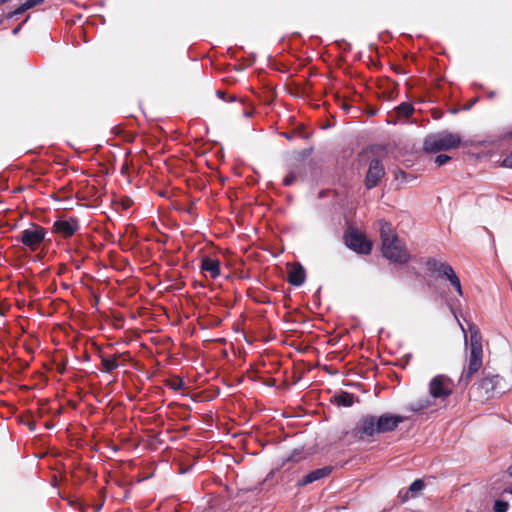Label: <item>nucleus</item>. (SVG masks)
<instances>
[{
  "label": "nucleus",
  "mask_w": 512,
  "mask_h": 512,
  "mask_svg": "<svg viewBox=\"0 0 512 512\" xmlns=\"http://www.w3.org/2000/svg\"><path fill=\"white\" fill-rule=\"evenodd\" d=\"M216 96L223 100V101H226V102H234L237 100V97L235 95H231L229 97H227L225 91H222V90H217L216 91Z\"/></svg>",
  "instance_id": "b1692460"
},
{
  "label": "nucleus",
  "mask_w": 512,
  "mask_h": 512,
  "mask_svg": "<svg viewBox=\"0 0 512 512\" xmlns=\"http://www.w3.org/2000/svg\"><path fill=\"white\" fill-rule=\"evenodd\" d=\"M200 269L215 279L220 275V261L216 258L204 257L201 260Z\"/></svg>",
  "instance_id": "4468645a"
},
{
  "label": "nucleus",
  "mask_w": 512,
  "mask_h": 512,
  "mask_svg": "<svg viewBox=\"0 0 512 512\" xmlns=\"http://www.w3.org/2000/svg\"><path fill=\"white\" fill-rule=\"evenodd\" d=\"M461 137L457 133L443 130L425 137L423 149L428 153H437L459 147Z\"/></svg>",
  "instance_id": "7ed1b4c3"
},
{
  "label": "nucleus",
  "mask_w": 512,
  "mask_h": 512,
  "mask_svg": "<svg viewBox=\"0 0 512 512\" xmlns=\"http://www.w3.org/2000/svg\"><path fill=\"white\" fill-rule=\"evenodd\" d=\"M331 472H332L331 466H324L321 468H317V469L309 472L302 479L298 480L297 486L303 487V486H306L313 482L322 480V479L328 477L331 474Z\"/></svg>",
  "instance_id": "ddd939ff"
},
{
  "label": "nucleus",
  "mask_w": 512,
  "mask_h": 512,
  "mask_svg": "<svg viewBox=\"0 0 512 512\" xmlns=\"http://www.w3.org/2000/svg\"><path fill=\"white\" fill-rule=\"evenodd\" d=\"M101 358V370L105 373H110L113 370L117 369L119 364L117 362V356L112 357H106L103 355H100Z\"/></svg>",
  "instance_id": "6ab92c4d"
},
{
  "label": "nucleus",
  "mask_w": 512,
  "mask_h": 512,
  "mask_svg": "<svg viewBox=\"0 0 512 512\" xmlns=\"http://www.w3.org/2000/svg\"><path fill=\"white\" fill-rule=\"evenodd\" d=\"M477 102V99H474L472 102H469V105L467 108H471L472 104H475Z\"/></svg>",
  "instance_id": "58836bf2"
},
{
  "label": "nucleus",
  "mask_w": 512,
  "mask_h": 512,
  "mask_svg": "<svg viewBox=\"0 0 512 512\" xmlns=\"http://www.w3.org/2000/svg\"><path fill=\"white\" fill-rule=\"evenodd\" d=\"M26 10H28V7H25V3L20 5L13 13L12 15H19L24 13Z\"/></svg>",
  "instance_id": "c85d7f7f"
},
{
  "label": "nucleus",
  "mask_w": 512,
  "mask_h": 512,
  "mask_svg": "<svg viewBox=\"0 0 512 512\" xmlns=\"http://www.w3.org/2000/svg\"><path fill=\"white\" fill-rule=\"evenodd\" d=\"M333 401L338 406L351 407L355 402V396L352 393L342 391L333 396Z\"/></svg>",
  "instance_id": "dca6fc26"
},
{
  "label": "nucleus",
  "mask_w": 512,
  "mask_h": 512,
  "mask_svg": "<svg viewBox=\"0 0 512 512\" xmlns=\"http://www.w3.org/2000/svg\"><path fill=\"white\" fill-rule=\"evenodd\" d=\"M453 387L454 383L450 377L438 374L428 384L429 395L434 400H445L453 393Z\"/></svg>",
  "instance_id": "6e6552de"
},
{
  "label": "nucleus",
  "mask_w": 512,
  "mask_h": 512,
  "mask_svg": "<svg viewBox=\"0 0 512 512\" xmlns=\"http://www.w3.org/2000/svg\"><path fill=\"white\" fill-rule=\"evenodd\" d=\"M45 234L43 227L32 224L31 228L21 231L16 239L34 250L44 240Z\"/></svg>",
  "instance_id": "9d476101"
},
{
  "label": "nucleus",
  "mask_w": 512,
  "mask_h": 512,
  "mask_svg": "<svg viewBox=\"0 0 512 512\" xmlns=\"http://www.w3.org/2000/svg\"><path fill=\"white\" fill-rule=\"evenodd\" d=\"M166 385L174 391H180L184 388L185 383L181 377L176 376L172 379L166 380Z\"/></svg>",
  "instance_id": "4be33fe9"
},
{
  "label": "nucleus",
  "mask_w": 512,
  "mask_h": 512,
  "mask_svg": "<svg viewBox=\"0 0 512 512\" xmlns=\"http://www.w3.org/2000/svg\"><path fill=\"white\" fill-rule=\"evenodd\" d=\"M281 136L286 138L287 140H291L293 138V134L288 133V132H282Z\"/></svg>",
  "instance_id": "c756f323"
},
{
  "label": "nucleus",
  "mask_w": 512,
  "mask_h": 512,
  "mask_svg": "<svg viewBox=\"0 0 512 512\" xmlns=\"http://www.w3.org/2000/svg\"><path fill=\"white\" fill-rule=\"evenodd\" d=\"M306 279V272L303 266L298 264L297 266L293 267L288 274V282L292 286L299 287L301 286Z\"/></svg>",
  "instance_id": "2eb2a0df"
},
{
  "label": "nucleus",
  "mask_w": 512,
  "mask_h": 512,
  "mask_svg": "<svg viewBox=\"0 0 512 512\" xmlns=\"http://www.w3.org/2000/svg\"><path fill=\"white\" fill-rule=\"evenodd\" d=\"M424 488L425 482L422 479H416L411 483L408 491L410 492L411 497H416Z\"/></svg>",
  "instance_id": "412c9836"
},
{
  "label": "nucleus",
  "mask_w": 512,
  "mask_h": 512,
  "mask_svg": "<svg viewBox=\"0 0 512 512\" xmlns=\"http://www.w3.org/2000/svg\"><path fill=\"white\" fill-rule=\"evenodd\" d=\"M346 246L360 254H369L372 249V244L366 237L356 230L346 233L344 236Z\"/></svg>",
  "instance_id": "9b49d317"
},
{
  "label": "nucleus",
  "mask_w": 512,
  "mask_h": 512,
  "mask_svg": "<svg viewBox=\"0 0 512 512\" xmlns=\"http://www.w3.org/2000/svg\"><path fill=\"white\" fill-rule=\"evenodd\" d=\"M409 494L410 492L408 491V489L406 491L401 490L398 493V498L401 500L402 503H404L409 499Z\"/></svg>",
  "instance_id": "bb28decb"
},
{
  "label": "nucleus",
  "mask_w": 512,
  "mask_h": 512,
  "mask_svg": "<svg viewBox=\"0 0 512 512\" xmlns=\"http://www.w3.org/2000/svg\"><path fill=\"white\" fill-rule=\"evenodd\" d=\"M433 400L434 399H432L431 397L420 398L416 401L411 402L409 404L408 408H409V410H411L413 412H421V411L433 406V404H434Z\"/></svg>",
  "instance_id": "f3484780"
},
{
  "label": "nucleus",
  "mask_w": 512,
  "mask_h": 512,
  "mask_svg": "<svg viewBox=\"0 0 512 512\" xmlns=\"http://www.w3.org/2000/svg\"><path fill=\"white\" fill-rule=\"evenodd\" d=\"M508 508L509 503L501 499L496 500L493 505L494 512H507Z\"/></svg>",
  "instance_id": "5701e85b"
},
{
  "label": "nucleus",
  "mask_w": 512,
  "mask_h": 512,
  "mask_svg": "<svg viewBox=\"0 0 512 512\" xmlns=\"http://www.w3.org/2000/svg\"><path fill=\"white\" fill-rule=\"evenodd\" d=\"M101 507H102V506H101V505H99V506L96 508L95 512H98V511L101 509Z\"/></svg>",
  "instance_id": "c03bdc74"
},
{
  "label": "nucleus",
  "mask_w": 512,
  "mask_h": 512,
  "mask_svg": "<svg viewBox=\"0 0 512 512\" xmlns=\"http://www.w3.org/2000/svg\"><path fill=\"white\" fill-rule=\"evenodd\" d=\"M477 102V99H474L472 102H469V105L467 108H471L472 104H475Z\"/></svg>",
  "instance_id": "a19ab883"
},
{
  "label": "nucleus",
  "mask_w": 512,
  "mask_h": 512,
  "mask_svg": "<svg viewBox=\"0 0 512 512\" xmlns=\"http://www.w3.org/2000/svg\"><path fill=\"white\" fill-rule=\"evenodd\" d=\"M243 115H244L245 117H251L252 112H251V111H247V110H245V111L243 112Z\"/></svg>",
  "instance_id": "473e14b6"
},
{
  "label": "nucleus",
  "mask_w": 512,
  "mask_h": 512,
  "mask_svg": "<svg viewBox=\"0 0 512 512\" xmlns=\"http://www.w3.org/2000/svg\"><path fill=\"white\" fill-rule=\"evenodd\" d=\"M507 473L510 477H512V464L507 468Z\"/></svg>",
  "instance_id": "72a5a7b5"
},
{
  "label": "nucleus",
  "mask_w": 512,
  "mask_h": 512,
  "mask_svg": "<svg viewBox=\"0 0 512 512\" xmlns=\"http://www.w3.org/2000/svg\"><path fill=\"white\" fill-rule=\"evenodd\" d=\"M503 378L498 374H492L486 369L482 372V378L477 385L482 398L488 400L497 394L505 392V386L502 384Z\"/></svg>",
  "instance_id": "39448f33"
},
{
  "label": "nucleus",
  "mask_w": 512,
  "mask_h": 512,
  "mask_svg": "<svg viewBox=\"0 0 512 512\" xmlns=\"http://www.w3.org/2000/svg\"><path fill=\"white\" fill-rule=\"evenodd\" d=\"M426 265L430 271L437 273L439 276L445 277L460 296L463 295L460 279L451 265L445 262H440L435 258H429Z\"/></svg>",
  "instance_id": "1a4fd4ad"
},
{
  "label": "nucleus",
  "mask_w": 512,
  "mask_h": 512,
  "mask_svg": "<svg viewBox=\"0 0 512 512\" xmlns=\"http://www.w3.org/2000/svg\"><path fill=\"white\" fill-rule=\"evenodd\" d=\"M477 102V99H474L472 102H469V105L467 108H471L472 104H475Z\"/></svg>",
  "instance_id": "ea45409f"
},
{
  "label": "nucleus",
  "mask_w": 512,
  "mask_h": 512,
  "mask_svg": "<svg viewBox=\"0 0 512 512\" xmlns=\"http://www.w3.org/2000/svg\"><path fill=\"white\" fill-rule=\"evenodd\" d=\"M477 102V99H474L472 102H469V105L467 108H471L472 104H475Z\"/></svg>",
  "instance_id": "79ce46f5"
},
{
  "label": "nucleus",
  "mask_w": 512,
  "mask_h": 512,
  "mask_svg": "<svg viewBox=\"0 0 512 512\" xmlns=\"http://www.w3.org/2000/svg\"><path fill=\"white\" fill-rule=\"evenodd\" d=\"M382 239V254L392 263L405 264L410 260V254L406 251L404 246L401 244L398 236L394 235L389 237L385 233V227L381 230Z\"/></svg>",
  "instance_id": "20e7f679"
},
{
  "label": "nucleus",
  "mask_w": 512,
  "mask_h": 512,
  "mask_svg": "<svg viewBox=\"0 0 512 512\" xmlns=\"http://www.w3.org/2000/svg\"><path fill=\"white\" fill-rule=\"evenodd\" d=\"M495 95H496V93H495L494 91H491V92L488 94V97H489V98H493Z\"/></svg>",
  "instance_id": "e433bc0d"
},
{
  "label": "nucleus",
  "mask_w": 512,
  "mask_h": 512,
  "mask_svg": "<svg viewBox=\"0 0 512 512\" xmlns=\"http://www.w3.org/2000/svg\"><path fill=\"white\" fill-rule=\"evenodd\" d=\"M504 492L505 493H509V494H512V485L508 486L507 488L504 489Z\"/></svg>",
  "instance_id": "2f4dec72"
},
{
  "label": "nucleus",
  "mask_w": 512,
  "mask_h": 512,
  "mask_svg": "<svg viewBox=\"0 0 512 512\" xmlns=\"http://www.w3.org/2000/svg\"><path fill=\"white\" fill-rule=\"evenodd\" d=\"M311 153L310 150H304L302 152L301 158L297 159L295 162L291 163L288 168V173L283 179V184L285 186H291L297 182L305 181L308 171L311 168V162L305 160V158Z\"/></svg>",
  "instance_id": "423d86ee"
},
{
  "label": "nucleus",
  "mask_w": 512,
  "mask_h": 512,
  "mask_svg": "<svg viewBox=\"0 0 512 512\" xmlns=\"http://www.w3.org/2000/svg\"><path fill=\"white\" fill-rule=\"evenodd\" d=\"M192 210H193V207H192V206H190V207H189V208H187L185 211H186L187 213H192Z\"/></svg>",
  "instance_id": "37998d69"
},
{
  "label": "nucleus",
  "mask_w": 512,
  "mask_h": 512,
  "mask_svg": "<svg viewBox=\"0 0 512 512\" xmlns=\"http://www.w3.org/2000/svg\"><path fill=\"white\" fill-rule=\"evenodd\" d=\"M468 331L470 354L468 365L463 369L458 380L460 387H467L470 384L473 375L480 370L483 363V346L480 330L475 323L470 322L468 323Z\"/></svg>",
  "instance_id": "f03ea898"
},
{
  "label": "nucleus",
  "mask_w": 512,
  "mask_h": 512,
  "mask_svg": "<svg viewBox=\"0 0 512 512\" xmlns=\"http://www.w3.org/2000/svg\"><path fill=\"white\" fill-rule=\"evenodd\" d=\"M404 420L403 416L392 413L380 416L367 414L358 420L352 434L359 440L372 439L376 435L395 431Z\"/></svg>",
  "instance_id": "f257e3e1"
},
{
  "label": "nucleus",
  "mask_w": 512,
  "mask_h": 512,
  "mask_svg": "<svg viewBox=\"0 0 512 512\" xmlns=\"http://www.w3.org/2000/svg\"><path fill=\"white\" fill-rule=\"evenodd\" d=\"M305 459L303 449H294L287 457L282 458L281 468L286 467L289 463H298Z\"/></svg>",
  "instance_id": "a211bd4d"
},
{
  "label": "nucleus",
  "mask_w": 512,
  "mask_h": 512,
  "mask_svg": "<svg viewBox=\"0 0 512 512\" xmlns=\"http://www.w3.org/2000/svg\"><path fill=\"white\" fill-rule=\"evenodd\" d=\"M54 231L64 238L73 236L79 229L78 220L70 218L68 220L59 219L53 224Z\"/></svg>",
  "instance_id": "f8f14e48"
},
{
  "label": "nucleus",
  "mask_w": 512,
  "mask_h": 512,
  "mask_svg": "<svg viewBox=\"0 0 512 512\" xmlns=\"http://www.w3.org/2000/svg\"><path fill=\"white\" fill-rule=\"evenodd\" d=\"M461 329H462V331L464 332L465 345H466V346H468L467 334H466L465 329H464V327H463L462 325H461Z\"/></svg>",
  "instance_id": "7c9ffc66"
},
{
  "label": "nucleus",
  "mask_w": 512,
  "mask_h": 512,
  "mask_svg": "<svg viewBox=\"0 0 512 512\" xmlns=\"http://www.w3.org/2000/svg\"><path fill=\"white\" fill-rule=\"evenodd\" d=\"M450 159H451V157L446 154H439L435 157L434 162L437 166H442L445 163H447Z\"/></svg>",
  "instance_id": "393cba45"
},
{
  "label": "nucleus",
  "mask_w": 512,
  "mask_h": 512,
  "mask_svg": "<svg viewBox=\"0 0 512 512\" xmlns=\"http://www.w3.org/2000/svg\"><path fill=\"white\" fill-rule=\"evenodd\" d=\"M511 135H512V131H511Z\"/></svg>",
  "instance_id": "a18cd8bd"
},
{
  "label": "nucleus",
  "mask_w": 512,
  "mask_h": 512,
  "mask_svg": "<svg viewBox=\"0 0 512 512\" xmlns=\"http://www.w3.org/2000/svg\"><path fill=\"white\" fill-rule=\"evenodd\" d=\"M501 166L505 168H512V151L503 159Z\"/></svg>",
  "instance_id": "a878e982"
},
{
  "label": "nucleus",
  "mask_w": 512,
  "mask_h": 512,
  "mask_svg": "<svg viewBox=\"0 0 512 512\" xmlns=\"http://www.w3.org/2000/svg\"><path fill=\"white\" fill-rule=\"evenodd\" d=\"M19 30H20V26L14 28L12 33L15 35V34H17L19 32Z\"/></svg>",
  "instance_id": "c9c22d12"
},
{
  "label": "nucleus",
  "mask_w": 512,
  "mask_h": 512,
  "mask_svg": "<svg viewBox=\"0 0 512 512\" xmlns=\"http://www.w3.org/2000/svg\"><path fill=\"white\" fill-rule=\"evenodd\" d=\"M44 0H27L25 2V7H28V9H31L41 3H43Z\"/></svg>",
  "instance_id": "cd10ccee"
},
{
  "label": "nucleus",
  "mask_w": 512,
  "mask_h": 512,
  "mask_svg": "<svg viewBox=\"0 0 512 512\" xmlns=\"http://www.w3.org/2000/svg\"><path fill=\"white\" fill-rule=\"evenodd\" d=\"M414 111L413 106L410 103L403 102L396 107V113L398 116L408 118Z\"/></svg>",
  "instance_id": "aec40b11"
},
{
  "label": "nucleus",
  "mask_w": 512,
  "mask_h": 512,
  "mask_svg": "<svg viewBox=\"0 0 512 512\" xmlns=\"http://www.w3.org/2000/svg\"><path fill=\"white\" fill-rule=\"evenodd\" d=\"M373 149L363 151L359 156L360 158H367L369 160L368 171L365 176V186L368 190L376 187L385 175V169L378 158H370L369 154Z\"/></svg>",
  "instance_id": "0eeeda50"
},
{
  "label": "nucleus",
  "mask_w": 512,
  "mask_h": 512,
  "mask_svg": "<svg viewBox=\"0 0 512 512\" xmlns=\"http://www.w3.org/2000/svg\"><path fill=\"white\" fill-rule=\"evenodd\" d=\"M477 102V99H474L472 102H469V105L467 108H471L472 104H475Z\"/></svg>",
  "instance_id": "4c0bfd02"
},
{
  "label": "nucleus",
  "mask_w": 512,
  "mask_h": 512,
  "mask_svg": "<svg viewBox=\"0 0 512 512\" xmlns=\"http://www.w3.org/2000/svg\"><path fill=\"white\" fill-rule=\"evenodd\" d=\"M28 426H29V429L32 431L35 430V428H36L35 423H30Z\"/></svg>",
  "instance_id": "f704fd0d"
}]
</instances>
